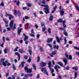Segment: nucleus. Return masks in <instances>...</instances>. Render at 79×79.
<instances>
[{"instance_id":"f257e3e1","label":"nucleus","mask_w":79,"mask_h":79,"mask_svg":"<svg viewBox=\"0 0 79 79\" xmlns=\"http://www.w3.org/2000/svg\"><path fill=\"white\" fill-rule=\"evenodd\" d=\"M41 6H44V7H46L45 8H44V10H45V11H44V12L45 13H46V14H48L49 13V9L48 8V5H47L41 4Z\"/></svg>"},{"instance_id":"f03ea898","label":"nucleus","mask_w":79,"mask_h":79,"mask_svg":"<svg viewBox=\"0 0 79 79\" xmlns=\"http://www.w3.org/2000/svg\"><path fill=\"white\" fill-rule=\"evenodd\" d=\"M10 27L12 30L16 29V24L14 23L13 25V21H11L10 24Z\"/></svg>"},{"instance_id":"7ed1b4c3","label":"nucleus","mask_w":79,"mask_h":79,"mask_svg":"<svg viewBox=\"0 0 79 79\" xmlns=\"http://www.w3.org/2000/svg\"><path fill=\"white\" fill-rule=\"evenodd\" d=\"M5 59L3 58L1 60V62H0V65H3L5 67L6 66V64H7V62L6 61H5Z\"/></svg>"},{"instance_id":"20e7f679","label":"nucleus","mask_w":79,"mask_h":79,"mask_svg":"<svg viewBox=\"0 0 79 79\" xmlns=\"http://www.w3.org/2000/svg\"><path fill=\"white\" fill-rule=\"evenodd\" d=\"M51 64H52V63L50 62H48V67L50 68V69L51 70V73H54V69H52L51 68V67H52V65H51Z\"/></svg>"},{"instance_id":"39448f33","label":"nucleus","mask_w":79,"mask_h":79,"mask_svg":"<svg viewBox=\"0 0 79 79\" xmlns=\"http://www.w3.org/2000/svg\"><path fill=\"white\" fill-rule=\"evenodd\" d=\"M24 69L25 71H26V70H27V73H31L32 72V70L31 69H28L27 67V66L25 67L24 68Z\"/></svg>"},{"instance_id":"423d86ee","label":"nucleus","mask_w":79,"mask_h":79,"mask_svg":"<svg viewBox=\"0 0 79 79\" xmlns=\"http://www.w3.org/2000/svg\"><path fill=\"white\" fill-rule=\"evenodd\" d=\"M41 71L42 72H44V73L47 76H48V72L47 71V69H46V68H43L41 69Z\"/></svg>"},{"instance_id":"0eeeda50","label":"nucleus","mask_w":79,"mask_h":79,"mask_svg":"<svg viewBox=\"0 0 79 79\" xmlns=\"http://www.w3.org/2000/svg\"><path fill=\"white\" fill-rule=\"evenodd\" d=\"M56 39L57 40V42H58V43H60V40H63V39L61 38H59L58 36L56 37Z\"/></svg>"},{"instance_id":"6e6552de","label":"nucleus","mask_w":79,"mask_h":79,"mask_svg":"<svg viewBox=\"0 0 79 79\" xmlns=\"http://www.w3.org/2000/svg\"><path fill=\"white\" fill-rule=\"evenodd\" d=\"M63 60L65 63V65L67 64V63L68 62V60L66 58H64L63 59Z\"/></svg>"},{"instance_id":"1a4fd4ad","label":"nucleus","mask_w":79,"mask_h":79,"mask_svg":"<svg viewBox=\"0 0 79 79\" xmlns=\"http://www.w3.org/2000/svg\"><path fill=\"white\" fill-rule=\"evenodd\" d=\"M46 64H47V63L45 62H41L40 63L41 67H44V66H46Z\"/></svg>"},{"instance_id":"9d476101","label":"nucleus","mask_w":79,"mask_h":79,"mask_svg":"<svg viewBox=\"0 0 79 79\" xmlns=\"http://www.w3.org/2000/svg\"><path fill=\"white\" fill-rule=\"evenodd\" d=\"M53 48L54 49H55V50H56V49L57 50H58L59 49V46L58 45H57L56 46V45H54L53 46Z\"/></svg>"},{"instance_id":"9b49d317","label":"nucleus","mask_w":79,"mask_h":79,"mask_svg":"<svg viewBox=\"0 0 79 79\" xmlns=\"http://www.w3.org/2000/svg\"><path fill=\"white\" fill-rule=\"evenodd\" d=\"M19 27L18 28V29L17 30V32H18V34H19V35H20V34L21 32V31L23 30V29L21 28L20 29H19Z\"/></svg>"},{"instance_id":"f8f14e48","label":"nucleus","mask_w":79,"mask_h":79,"mask_svg":"<svg viewBox=\"0 0 79 79\" xmlns=\"http://www.w3.org/2000/svg\"><path fill=\"white\" fill-rule=\"evenodd\" d=\"M42 3L43 4H45V0H42V1L40 2H39V5H41Z\"/></svg>"},{"instance_id":"ddd939ff","label":"nucleus","mask_w":79,"mask_h":79,"mask_svg":"<svg viewBox=\"0 0 79 79\" xmlns=\"http://www.w3.org/2000/svg\"><path fill=\"white\" fill-rule=\"evenodd\" d=\"M53 38H51L50 39L48 38L47 40V42L48 43H50L52 40H53Z\"/></svg>"},{"instance_id":"4468645a","label":"nucleus","mask_w":79,"mask_h":79,"mask_svg":"<svg viewBox=\"0 0 79 79\" xmlns=\"http://www.w3.org/2000/svg\"><path fill=\"white\" fill-rule=\"evenodd\" d=\"M63 33L64 35H65V36H68V32H67V31H66V30H64V31H63Z\"/></svg>"},{"instance_id":"2eb2a0df","label":"nucleus","mask_w":79,"mask_h":79,"mask_svg":"<svg viewBox=\"0 0 79 79\" xmlns=\"http://www.w3.org/2000/svg\"><path fill=\"white\" fill-rule=\"evenodd\" d=\"M19 52L21 53H24V50L22 49H19Z\"/></svg>"},{"instance_id":"dca6fc26","label":"nucleus","mask_w":79,"mask_h":79,"mask_svg":"<svg viewBox=\"0 0 79 79\" xmlns=\"http://www.w3.org/2000/svg\"><path fill=\"white\" fill-rule=\"evenodd\" d=\"M72 69H73V70L75 69V71H77V70H78V69L77 68V67L76 66L74 67H72Z\"/></svg>"},{"instance_id":"f3484780","label":"nucleus","mask_w":79,"mask_h":79,"mask_svg":"<svg viewBox=\"0 0 79 79\" xmlns=\"http://www.w3.org/2000/svg\"><path fill=\"white\" fill-rule=\"evenodd\" d=\"M49 20L50 21H52V20H53V16L52 14L50 15V16L49 18Z\"/></svg>"},{"instance_id":"a211bd4d","label":"nucleus","mask_w":79,"mask_h":79,"mask_svg":"<svg viewBox=\"0 0 79 79\" xmlns=\"http://www.w3.org/2000/svg\"><path fill=\"white\" fill-rule=\"evenodd\" d=\"M75 77H74V79H76L77 77V72H75V74H74Z\"/></svg>"},{"instance_id":"6ab92c4d","label":"nucleus","mask_w":79,"mask_h":79,"mask_svg":"<svg viewBox=\"0 0 79 79\" xmlns=\"http://www.w3.org/2000/svg\"><path fill=\"white\" fill-rule=\"evenodd\" d=\"M24 76H25V77H23V79H27V78H28V76H27V75L25 74L24 75Z\"/></svg>"},{"instance_id":"aec40b11","label":"nucleus","mask_w":79,"mask_h":79,"mask_svg":"<svg viewBox=\"0 0 79 79\" xmlns=\"http://www.w3.org/2000/svg\"><path fill=\"white\" fill-rule=\"evenodd\" d=\"M9 19L10 20H11V18L12 19H13V18H14L13 16L12 15H9Z\"/></svg>"},{"instance_id":"412c9836","label":"nucleus","mask_w":79,"mask_h":79,"mask_svg":"<svg viewBox=\"0 0 79 79\" xmlns=\"http://www.w3.org/2000/svg\"><path fill=\"white\" fill-rule=\"evenodd\" d=\"M8 50V49L7 48H5V49L4 50L5 53H7V51Z\"/></svg>"},{"instance_id":"4be33fe9","label":"nucleus","mask_w":79,"mask_h":79,"mask_svg":"<svg viewBox=\"0 0 79 79\" xmlns=\"http://www.w3.org/2000/svg\"><path fill=\"white\" fill-rule=\"evenodd\" d=\"M55 69H60V67L58 65H56L55 66Z\"/></svg>"},{"instance_id":"5701e85b","label":"nucleus","mask_w":79,"mask_h":79,"mask_svg":"<svg viewBox=\"0 0 79 79\" xmlns=\"http://www.w3.org/2000/svg\"><path fill=\"white\" fill-rule=\"evenodd\" d=\"M64 14V11L62 10L60 11V15L61 16H63Z\"/></svg>"},{"instance_id":"b1692460","label":"nucleus","mask_w":79,"mask_h":79,"mask_svg":"<svg viewBox=\"0 0 79 79\" xmlns=\"http://www.w3.org/2000/svg\"><path fill=\"white\" fill-rule=\"evenodd\" d=\"M62 21L63 19H59L58 20H57V22H58V23H62Z\"/></svg>"},{"instance_id":"393cba45","label":"nucleus","mask_w":79,"mask_h":79,"mask_svg":"<svg viewBox=\"0 0 79 79\" xmlns=\"http://www.w3.org/2000/svg\"><path fill=\"white\" fill-rule=\"evenodd\" d=\"M48 45L49 46V47H50L51 49L52 50V44H48Z\"/></svg>"},{"instance_id":"a878e982","label":"nucleus","mask_w":79,"mask_h":79,"mask_svg":"<svg viewBox=\"0 0 79 79\" xmlns=\"http://www.w3.org/2000/svg\"><path fill=\"white\" fill-rule=\"evenodd\" d=\"M57 64H59L60 66H62V65H63V63L61 62H57Z\"/></svg>"},{"instance_id":"bb28decb","label":"nucleus","mask_w":79,"mask_h":79,"mask_svg":"<svg viewBox=\"0 0 79 79\" xmlns=\"http://www.w3.org/2000/svg\"><path fill=\"white\" fill-rule=\"evenodd\" d=\"M68 59H69V60H72V56L71 55H69L68 57Z\"/></svg>"},{"instance_id":"cd10ccee","label":"nucleus","mask_w":79,"mask_h":79,"mask_svg":"<svg viewBox=\"0 0 79 79\" xmlns=\"http://www.w3.org/2000/svg\"><path fill=\"white\" fill-rule=\"evenodd\" d=\"M56 51L55 50L52 52V55H55L56 54Z\"/></svg>"},{"instance_id":"c85d7f7f","label":"nucleus","mask_w":79,"mask_h":79,"mask_svg":"<svg viewBox=\"0 0 79 79\" xmlns=\"http://www.w3.org/2000/svg\"><path fill=\"white\" fill-rule=\"evenodd\" d=\"M27 39H28V36H26L24 39V41H26V40Z\"/></svg>"},{"instance_id":"c756f323","label":"nucleus","mask_w":79,"mask_h":79,"mask_svg":"<svg viewBox=\"0 0 79 79\" xmlns=\"http://www.w3.org/2000/svg\"><path fill=\"white\" fill-rule=\"evenodd\" d=\"M28 52L30 54V55H32V51L31 49H29L28 50Z\"/></svg>"},{"instance_id":"7c9ffc66","label":"nucleus","mask_w":79,"mask_h":79,"mask_svg":"<svg viewBox=\"0 0 79 79\" xmlns=\"http://www.w3.org/2000/svg\"><path fill=\"white\" fill-rule=\"evenodd\" d=\"M15 54L16 55H17V56H18V57L19 56H20V55H19V53H18V52H15Z\"/></svg>"},{"instance_id":"2f4dec72","label":"nucleus","mask_w":79,"mask_h":79,"mask_svg":"<svg viewBox=\"0 0 79 79\" xmlns=\"http://www.w3.org/2000/svg\"><path fill=\"white\" fill-rule=\"evenodd\" d=\"M32 66L35 70H36V67H35V65L34 64H33L32 65Z\"/></svg>"},{"instance_id":"473e14b6","label":"nucleus","mask_w":79,"mask_h":79,"mask_svg":"<svg viewBox=\"0 0 79 79\" xmlns=\"http://www.w3.org/2000/svg\"><path fill=\"white\" fill-rule=\"evenodd\" d=\"M0 6H4V3H3V2L2 1V2L0 4Z\"/></svg>"},{"instance_id":"72a5a7b5","label":"nucleus","mask_w":79,"mask_h":79,"mask_svg":"<svg viewBox=\"0 0 79 79\" xmlns=\"http://www.w3.org/2000/svg\"><path fill=\"white\" fill-rule=\"evenodd\" d=\"M64 45H66V42H67V40L66 39V38H64Z\"/></svg>"},{"instance_id":"f704fd0d","label":"nucleus","mask_w":79,"mask_h":79,"mask_svg":"<svg viewBox=\"0 0 79 79\" xmlns=\"http://www.w3.org/2000/svg\"><path fill=\"white\" fill-rule=\"evenodd\" d=\"M48 31L49 34H50L51 33V29L50 28H48Z\"/></svg>"},{"instance_id":"c9c22d12","label":"nucleus","mask_w":79,"mask_h":79,"mask_svg":"<svg viewBox=\"0 0 79 79\" xmlns=\"http://www.w3.org/2000/svg\"><path fill=\"white\" fill-rule=\"evenodd\" d=\"M42 29L43 32H44V31H45V30H46V28L45 27H44V28H43Z\"/></svg>"},{"instance_id":"e433bc0d","label":"nucleus","mask_w":79,"mask_h":79,"mask_svg":"<svg viewBox=\"0 0 79 79\" xmlns=\"http://www.w3.org/2000/svg\"><path fill=\"white\" fill-rule=\"evenodd\" d=\"M27 6H29V7H30L31 6V4H29L28 3H27Z\"/></svg>"},{"instance_id":"4c0bfd02","label":"nucleus","mask_w":79,"mask_h":79,"mask_svg":"<svg viewBox=\"0 0 79 79\" xmlns=\"http://www.w3.org/2000/svg\"><path fill=\"white\" fill-rule=\"evenodd\" d=\"M14 13L15 16L16 15H17V12H16V10H15L14 11Z\"/></svg>"},{"instance_id":"58836bf2","label":"nucleus","mask_w":79,"mask_h":79,"mask_svg":"<svg viewBox=\"0 0 79 79\" xmlns=\"http://www.w3.org/2000/svg\"><path fill=\"white\" fill-rule=\"evenodd\" d=\"M75 7L76 8V9L79 11V7L78 6H75Z\"/></svg>"},{"instance_id":"ea45409f","label":"nucleus","mask_w":79,"mask_h":79,"mask_svg":"<svg viewBox=\"0 0 79 79\" xmlns=\"http://www.w3.org/2000/svg\"><path fill=\"white\" fill-rule=\"evenodd\" d=\"M75 7L76 8V9L79 11V7L78 6H75Z\"/></svg>"},{"instance_id":"a19ab883","label":"nucleus","mask_w":79,"mask_h":79,"mask_svg":"<svg viewBox=\"0 0 79 79\" xmlns=\"http://www.w3.org/2000/svg\"><path fill=\"white\" fill-rule=\"evenodd\" d=\"M65 56L66 58H67V59H68V57L69 56V55H68V54H67V53H66L65 54Z\"/></svg>"},{"instance_id":"79ce46f5","label":"nucleus","mask_w":79,"mask_h":79,"mask_svg":"<svg viewBox=\"0 0 79 79\" xmlns=\"http://www.w3.org/2000/svg\"><path fill=\"white\" fill-rule=\"evenodd\" d=\"M17 14L19 16H21V13H20V11L19 10L17 12Z\"/></svg>"},{"instance_id":"37998d69","label":"nucleus","mask_w":79,"mask_h":79,"mask_svg":"<svg viewBox=\"0 0 79 79\" xmlns=\"http://www.w3.org/2000/svg\"><path fill=\"white\" fill-rule=\"evenodd\" d=\"M41 25L42 27V26H44V27H45V25H44V23H41Z\"/></svg>"},{"instance_id":"c03bdc74","label":"nucleus","mask_w":79,"mask_h":79,"mask_svg":"<svg viewBox=\"0 0 79 79\" xmlns=\"http://www.w3.org/2000/svg\"><path fill=\"white\" fill-rule=\"evenodd\" d=\"M17 48H18V47H17L15 49L14 52H16L17 51H18V49H17Z\"/></svg>"},{"instance_id":"a18cd8bd","label":"nucleus","mask_w":79,"mask_h":79,"mask_svg":"<svg viewBox=\"0 0 79 79\" xmlns=\"http://www.w3.org/2000/svg\"><path fill=\"white\" fill-rule=\"evenodd\" d=\"M73 47L76 50H78V48H79L77 47L73 46Z\"/></svg>"},{"instance_id":"49530a36","label":"nucleus","mask_w":79,"mask_h":79,"mask_svg":"<svg viewBox=\"0 0 79 79\" xmlns=\"http://www.w3.org/2000/svg\"><path fill=\"white\" fill-rule=\"evenodd\" d=\"M19 1H18L16 3V5L17 6H18V5H19Z\"/></svg>"},{"instance_id":"de8ad7c7","label":"nucleus","mask_w":79,"mask_h":79,"mask_svg":"<svg viewBox=\"0 0 79 79\" xmlns=\"http://www.w3.org/2000/svg\"><path fill=\"white\" fill-rule=\"evenodd\" d=\"M40 57H39V56L38 57L37 60V62H39V61H40Z\"/></svg>"},{"instance_id":"09e8293b","label":"nucleus","mask_w":79,"mask_h":79,"mask_svg":"<svg viewBox=\"0 0 79 79\" xmlns=\"http://www.w3.org/2000/svg\"><path fill=\"white\" fill-rule=\"evenodd\" d=\"M24 58L25 59V60H27V56H24Z\"/></svg>"},{"instance_id":"8fccbe9b","label":"nucleus","mask_w":79,"mask_h":79,"mask_svg":"<svg viewBox=\"0 0 79 79\" xmlns=\"http://www.w3.org/2000/svg\"><path fill=\"white\" fill-rule=\"evenodd\" d=\"M24 62L21 63V65L23 68L24 67Z\"/></svg>"},{"instance_id":"3c124183","label":"nucleus","mask_w":79,"mask_h":79,"mask_svg":"<svg viewBox=\"0 0 79 79\" xmlns=\"http://www.w3.org/2000/svg\"><path fill=\"white\" fill-rule=\"evenodd\" d=\"M57 8V6H56L55 7H54L53 8V10H54V11H55V10H56V9Z\"/></svg>"},{"instance_id":"603ef678","label":"nucleus","mask_w":79,"mask_h":79,"mask_svg":"<svg viewBox=\"0 0 79 79\" xmlns=\"http://www.w3.org/2000/svg\"><path fill=\"white\" fill-rule=\"evenodd\" d=\"M31 58H29L27 60V62L28 63H30L31 62Z\"/></svg>"},{"instance_id":"864d4df0","label":"nucleus","mask_w":79,"mask_h":79,"mask_svg":"<svg viewBox=\"0 0 79 79\" xmlns=\"http://www.w3.org/2000/svg\"><path fill=\"white\" fill-rule=\"evenodd\" d=\"M66 69H67V70H69V66H67Z\"/></svg>"},{"instance_id":"5fc2aeb1","label":"nucleus","mask_w":79,"mask_h":79,"mask_svg":"<svg viewBox=\"0 0 79 79\" xmlns=\"http://www.w3.org/2000/svg\"><path fill=\"white\" fill-rule=\"evenodd\" d=\"M40 51L41 52H43V49H42V48L41 47H40Z\"/></svg>"},{"instance_id":"6e6d98bb","label":"nucleus","mask_w":79,"mask_h":79,"mask_svg":"<svg viewBox=\"0 0 79 79\" xmlns=\"http://www.w3.org/2000/svg\"><path fill=\"white\" fill-rule=\"evenodd\" d=\"M29 17L27 16H25V19H29Z\"/></svg>"},{"instance_id":"4d7b16f0","label":"nucleus","mask_w":79,"mask_h":79,"mask_svg":"<svg viewBox=\"0 0 79 79\" xmlns=\"http://www.w3.org/2000/svg\"><path fill=\"white\" fill-rule=\"evenodd\" d=\"M62 23H63V24H65L66 23V20H64V21H62Z\"/></svg>"},{"instance_id":"13d9d810","label":"nucleus","mask_w":79,"mask_h":79,"mask_svg":"<svg viewBox=\"0 0 79 79\" xmlns=\"http://www.w3.org/2000/svg\"><path fill=\"white\" fill-rule=\"evenodd\" d=\"M12 67L14 70H16V68L15 67V65H13V66Z\"/></svg>"},{"instance_id":"bf43d9fd","label":"nucleus","mask_w":79,"mask_h":79,"mask_svg":"<svg viewBox=\"0 0 79 79\" xmlns=\"http://www.w3.org/2000/svg\"><path fill=\"white\" fill-rule=\"evenodd\" d=\"M27 75V76H29V77H31V76H32V75L31 74H28Z\"/></svg>"},{"instance_id":"052dcab7","label":"nucleus","mask_w":79,"mask_h":79,"mask_svg":"<svg viewBox=\"0 0 79 79\" xmlns=\"http://www.w3.org/2000/svg\"><path fill=\"white\" fill-rule=\"evenodd\" d=\"M59 29H60V30H62V31H64V30H65V29H64V28L61 27L59 28Z\"/></svg>"},{"instance_id":"680f3d73","label":"nucleus","mask_w":79,"mask_h":79,"mask_svg":"<svg viewBox=\"0 0 79 79\" xmlns=\"http://www.w3.org/2000/svg\"><path fill=\"white\" fill-rule=\"evenodd\" d=\"M3 20H4V22L6 24H8V22L7 21H6V20L3 19Z\"/></svg>"},{"instance_id":"e2e57ef3","label":"nucleus","mask_w":79,"mask_h":79,"mask_svg":"<svg viewBox=\"0 0 79 79\" xmlns=\"http://www.w3.org/2000/svg\"><path fill=\"white\" fill-rule=\"evenodd\" d=\"M8 75H9V73H7L6 75V77H8Z\"/></svg>"},{"instance_id":"0e129e2a","label":"nucleus","mask_w":79,"mask_h":79,"mask_svg":"<svg viewBox=\"0 0 79 79\" xmlns=\"http://www.w3.org/2000/svg\"><path fill=\"white\" fill-rule=\"evenodd\" d=\"M30 36H31V37H34V35L33 34H30Z\"/></svg>"},{"instance_id":"69168bd1","label":"nucleus","mask_w":79,"mask_h":79,"mask_svg":"<svg viewBox=\"0 0 79 79\" xmlns=\"http://www.w3.org/2000/svg\"><path fill=\"white\" fill-rule=\"evenodd\" d=\"M6 41H10V39H9L8 38H6Z\"/></svg>"},{"instance_id":"338daca9","label":"nucleus","mask_w":79,"mask_h":79,"mask_svg":"<svg viewBox=\"0 0 79 79\" xmlns=\"http://www.w3.org/2000/svg\"><path fill=\"white\" fill-rule=\"evenodd\" d=\"M76 55H77V56H79V52H76Z\"/></svg>"},{"instance_id":"774afa93","label":"nucleus","mask_w":79,"mask_h":79,"mask_svg":"<svg viewBox=\"0 0 79 79\" xmlns=\"http://www.w3.org/2000/svg\"><path fill=\"white\" fill-rule=\"evenodd\" d=\"M58 77H59V79H61V75H59L58 76Z\"/></svg>"}]
</instances>
